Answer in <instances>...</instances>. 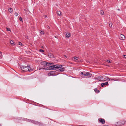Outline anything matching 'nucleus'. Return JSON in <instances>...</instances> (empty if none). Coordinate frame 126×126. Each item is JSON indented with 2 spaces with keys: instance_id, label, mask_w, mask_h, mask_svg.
<instances>
[{
  "instance_id": "nucleus-1",
  "label": "nucleus",
  "mask_w": 126,
  "mask_h": 126,
  "mask_svg": "<svg viewBox=\"0 0 126 126\" xmlns=\"http://www.w3.org/2000/svg\"><path fill=\"white\" fill-rule=\"evenodd\" d=\"M24 120L28 122H31L34 124L38 125L39 126H43L44 125V124L42 123L32 120H30L26 118H25Z\"/></svg>"
},
{
  "instance_id": "nucleus-2",
  "label": "nucleus",
  "mask_w": 126,
  "mask_h": 126,
  "mask_svg": "<svg viewBox=\"0 0 126 126\" xmlns=\"http://www.w3.org/2000/svg\"><path fill=\"white\" fill-rule=\"evenodd\" d=\"M61 67V65L56 64L55 65L50 66L49 67L47 68V70L51 69L56 70L58 69Z\"/></svg>"
},
{
  "instance_id": "nucleus-3",
  "label": "nucleus",
  "mask_w": 126,
  "mask_h": 126,
  "mask_svg": "<svg viewBox=\"0 0 126 126\" xmlns=\"http://www.w3.org/2000/svg\"><path fill=\"white\" fill-rule=\"evenodd\" d=\"M20 68L21 69L24 71H32V69L30 68V67L28 66H21Z\"/></svg>"
},
{
  "instance_id": "nucleus-4",
  "label": "nucleus",
  "mask_w": 126,
  "mask_h": 126,
  "mask_svg": "<svg viewBox=\"0 0 126 126\" xmlns=\"http://www.w3.org/2000/svg\"><path fill=\"white\" fill-rule=\"evenodd\" d=\"M48 76H54L58 75L57 71H50V72L48 73Z\"/></svg>"
},
{
  "instance_id": "nucleus-5",
  "label": "nucleus",
  "mask_w": 126,
  "mask_h": 126,
  "mask_svg": "<svg viewBox=\"0 0 126 126\" xmlns=\"http://www.w3.org/2000/svg\"><path fill=\"white\" fill-rule=\"evenodd\" d=\"M40 64L43 67H46L47 66H49L51 64L45 61L42 62L40 63Z\"/></svg>"
},
{
  "instance_id": "nucleus-6",
  "label": "nucleus",
  "mask_w": 126,
  "mask_h": 126,
  "mask_svg": "<svg viewBox=\"0 0 126 126\" xmlns=\"http://www.w3.org/2000/svg\"><path fill=\"white\" fill-rule=\"evenodd\" d=\"M101 76V81H105L106 80H110V79L109 78L105 76Z\"/></svg>"
},
{
  "instance_id": "nucleus-7",
  "label": "nucleus",
  "mask_w": 126,
  "mask_h": 126,
  "mask_svg": "<svg viewBox=\"0 0 126 126\" xmlns=\"http://www.w3.org/2000/svg\"><path fill=\"white\" fill-rule=\"evenodd\" d=\"M84 76H87L88 78H90L91 77L92 74L89 72H87L85 74H84Z\"/></svg>"
},
{
  "instance_id": "nucleus-8",
  "label": "nucleus",
  "mask_w": 126,
  "mask_h": 126,
  "mask_svg": "<svg viewBox=\"0 0 126 126\" xmlns=\"http://www.w3.org/2000/svg\"><path fill=\"white\" fill-rule=\"evenodd\" d=\"M119 39L122 40H124L125 39V37L123 34H121L119 37Z\"/></svg>"
},
{
  "instance_id": "nucleus-9",
  "label": "nucleus",
  "mask_w": 126,
  "mask_h": 126,
  "mask_svg": "<svg viewBox=\"0 0 126 126\" xmlns=\"http://www.w3.org/2000/svg\"><path fill=\"white\" fill-rule=\"evenodd\" d=\"M99 122L102 123V124H104L105 123V121L104 119L102 118H99Z\"/></svg>"
},
{
  "instance_id": "nucleus-10",
  "label": "nucleus",
  "mask_w": 126,
  "mask_h": 126,
  "mask_svg": "<svg viewBox=\"0 0 126 126\" xmlns=\"http://www.w3.org/2000/svg\"><path fill=\"white\" fill-rule=\"evenodd\" d=\"M62 66L61 65V67L59 68V71L61 72H63L65 70V68L64 67H62Z\"/></svg>"
},
{
  "instance_id": "nucleus-11",
  "label": "nucleus",
  "mask_w": 126,
  "mask_h": 126,
  "mask_svg": "<svg viewBox=\"0 0 126 126\" xmlns=\"http://www.w3.org/2000/svg\"><path fill=\"white\" fill-rule=\"evenodd\" d=\"M94 79L96 80H97L98 81H101V76H98L97 77H96L94 78Z\"/></svg>"
},
{
  "instance_id": "nucleus-12",
  "label": "nucleus",
  "mask_w": 126,
  "mask_h": 126,
  "mask_svg": "<svg viewBox=\"0 0 126 126\" xmlns=\"http://www.w3.org/2000/svg\"><path fill=\"white\" fill-rule=\"evenodd\" d=\"M48 55L49 57L50 58H53L54 56L53 54L50 53H48Z\"/></svg>"
},
{
  "instance_id": "nucleus-13",
  "label": "nucleus",
  "mask_w": 126,
  "mask_h": 126,
  "mask_svg": "<svg viewBox=\"0 0 126 126\" xmlns=\"http://www.w3.org/2000/svg\"><path fill=\"white\" fill-rule=\"evenodd\" d=\"M119 123L120 125H123L124 124H125V122L123 121H120L118 122H117V123Z\"/></svg>"
},
{
  "instance_id": "nucleus-14",
  "label": "nucleus",
  "mask_w": 126,
  "mask_h": 126,
  "mask_svg": "<svg viewBox=\"0 0 126 126\" xmlns=\"http://www.w3.org/2000/svg\"><path fill=\"white\" fill-rule=\"evenodd\" d=\"M71 36L70 34V33H68L66 34V37L67 38H69Z\"/></svg>"
},
{
  "instance_id": "nucleus-15",
  "label": "nucleus",
  "mask_w": 126,
  "mask_h": 126,
  "mask_svg": "<svg viewBox=\"0 0 126 126\" xmlns=\"http://www.w3.org/2000/svg\"><path fill=\"white\" fill-rule=\"evenodd\" d=\"M57 14L59 16H61V12L60 11H57Z\"/></svg>"
},
{
  "instance_id": "nucleus-16",
  "label": "nucleus",
  "mask_w": 126,
  "mask_h": 126,
  "mask_svg": "<svg viewBox=\"0 0 126 126\" xmlns=\"http://www.w3.org/2000/svg\"><path fill=\"white\" fill-rule=\"evenodd\" d=\"M95 92L97 93H99L100 92L99 90H98L96 88H95L94 90Z\"/></svg>"
},
{
  "instance_id": "nucleus-17",
  "label": "nucleus",
  "mask_w": 126,
  "mask_h": 126,
  "mask_svg": "<svg viewBox=\"0 0 126 126\" xmlns=\"http://www.w3.org/2000/svg\"><path fill=\"white\" fill-rule=\"evenodd\" d=\"M110 80L113 81H118V79H110Z\"/></svg>"
},
{
  "instance_id": "nucleus-18",
  "label": "nucleus",
  "mask_w": 126,
  "mask_h": 126,
  "mask_svg": "<svg viewBox=\"0 0 126 126\" xmlns=\"http://www.w3.org/2000/svg\"><path fill=\"white\" fill-rule=\"evenodd\" d=\"M10 43L11 44L13 45H15V43L12 40L11 41Z\"/></svg>"
},
{
  "instance_id": "nucleus-19",
  "label": "nucleus",
  "mask_w": 126,
  "mask_h": 126,
  "mask_svg": "<svg viewBox=\"0 0 126 126\" xmlns=\"http://www.w3.org/2000/svg\"><path fill=\"white\" fill-rule=\"evenodd\" d=\"M9 11L11 13L13 11V9L11 8H9L8 9Z\"/></svg>"
},
{
  "instance_id": "nucleus-20",
  "label": "nucleus",
  "mask_w": 126,
  "mask_h": 126,
  "mask_svg": "<svg viewBox=\"0 0 126 126\" xmlns=\"http://www.w3.org/2000/svg\"><path fill=\"white\" fill-rule=\"evenodd\" d=\"M100 13L101 15H103L104 14V12L102 10H101L100 11Z\"/></svg>"
},
{
  "instance_id": "nucleus-21",
  "label": "nucleus",
  "mask_w": 126,
  "mask_h": 126,
  "mask_svg": "<svg viewBox=\"0 0 126 126\" xmlns=\"http://www.w3.org/2000/svg\"><path fill=\"white\" fill-rule=\"evenodd\" d=\"M84 74H85V73L83 72H81V73H80V75H82L83 76H84ZM82 77L83 78L84 77H83V76H82Z\"/></svg>"
},
{
  "instance_id": "nucleus-22",
  "label": "nucleus",
  "mask_w": 126,
  "mask_h": 126,
  "mask_svg": "<svg viewBox=\"0 0 126 126\" xmlns=\"http://www.w3.org/2000/svg\"><path fill=\"white\" fill-rule=\"evenodd\" d=\"M40 33L41 35L43 34H44V32L42 31V30L40 31Z\"/></svg>"
},
{
  "instance_id": "nucleus-23",
  "label": "nucleus",
  "mask_w": 126,
  "mask_h": 126,
  "mask_svg": "<svg viewBox=\"0 0 126 126\" xmlns=\"http://www.w3.org/2000/svg\"><path fill=\"white\" fill-rule=\"evenodd\" d=\"M112 23H110L109 24V26L110 27H111L112 26Z\"/></svg>"
},
{
  "instance_id": "nucleus-24",
  "label": "nucleus",
  "mask_w": 126,
  "mask_h": 126,
  "mask_svg": "<svg viewBox=\"0 0 126 126\" xmlns=\"http://www.w3.org/2000/svg\"><path fill=\"white\" fill-rule=\"evenodd\" d=\"M14 15L16 16H17L18 15V14L17 13L15 12L14 14Z\"/></svg>"
},
{
  "instance_id": "nucleus-25",
  "label": "nucleus",
  "mask_w": 126,
  "mask_h": 126,
  "mask_svg": "<svg viewBox=\"0 0 126 126\" xmlns=\"http://www.w3.org/2000/svg\"><path fill=\"white\" fill-rule=\"evenodd\" d=\"M104 85H108V82H106L105 83H104Z\"/></svg>"
},
{
  "instance_id": "nucleus-26",
  "label": "nucleus",
  "mask_w": 126,
  "mask_h": 126,
  "mask_svg": "<svg viewBox=\"0 0 126 126\" xmlns=\"http://www.w3.org/2000/svg\"><path fill=\"white\" fill-rule=\"evenodd\" d=\"M19 20L21 21H22V22H23V20L22 19V18L21 17H20L19 18Z\"/></svg>"
},
{
  "instance_id": "nucleus-27",
  "label": "nucleus",
  "mask_w": 126,
  "mask_h": 126,
  "mask_svg": "<svg viewBox=\"0 0 126 126\" xmlns=\"http://www.w3.org/2000/svg\"><path fill=\"white\" fill-rule=\"evenodd\" d=\"M104 84L103 83H101V86L102 87H103L104 86Z\"/></svg>"
},
{
  "instance_id": "nucleus-28",
  "label": "nucleus",
  "mask_w": 126,
  "mask_h": 126,
  "mask_svg": "<svg viewBox=\"0 0 126 126\" xmlns=\"http://www.w3.org/2000/svg\"><path fill=\"white\" fill-rule=\"evenodd\" d=\"M6 29H7V30L8 31H11V30H10V28H6Z\"/></svg>"
},
{
  "instance_id": "nucleus-29",
  "label": "nucleus",
  "mask_w": 126,
  "mask_h": 126,
  "mask_svg": "<svg viewBox=\"0 0 126 126\" xmlns=\"http://www.w3.org/2000/svg\"><path fill=\"white\" fill-rule=\"evenodd\" d=\"M39 52H44V50H42L41 49H40L39 50Z\"/></svg>"
},
{
  "instance_id": "nucleus-30",
  "label": "nucleus",
  "mask_w": 126,
  "mask_h": 126,
  "mask_svg": "<svg viewBox=\"0 0 126 126\" xmlns=\"http://www.w3.org/2000/svg\"><path fill=\"white\" fill-rule=\"evenodd\" d=\"M77 59H78V57H74V60H77Z\"/></svg>"
},
{
  "instance_id": "nucleus-31",
  "label": "nucleus",
  "mask_w": 126,
  "mask_h": 126,
  "mask_svg": "<svg viewBox=\"0 0 126 126\" xmlns=\"http://www.w3.org/2000/svg\"><path fill=\"white\" fill-rule=\"evenodd\" d=\"M107 62L108 63H111V61L109 60H107Z\"/></svg>"
},
{
  "instance_id": "nucleus-32",
  "label": "nucleus",
  "mask_w": 126,
  "mask_h": 126,
  "mask_svg": "<svg viewBox=\"0 0 126 126\" xmlns=\"http://www.w3.org/2000/svg\"><path fill=\"white\" fill-rule=\"evenodd\" d=\"M18 44L19 45H22V44L21 42H19L18 43Z\"/></svg>"
},
{
  "instance_id": "nucleus-33",
  "label": "nucleus",
  "mask_w": 126,
  "mask_h": 126,
  "mask_svg": "<svg viewBox=\"0 0 126 126\" xmlns=\"http://www.w3.org/2000/svg\"><path fill=\"white\" fill-rule=\"evenodd\" d=\"M123 56H124L123 57L124 58H126V55H124Z\"/></svg>"
},
{
  "instance_id": "nucleus-34",
  "label": "nucleus",
  "mask_w": 126,
  "mask_h": 126,
  "mask_svg": "<svg viewBox=\"0 0 126 126\" xmlns=\"http://www.w3.org/2000/svg\"><path fill=\"white\" fill-rule=\"evenodd\" d=\"M64 57H65L64 58L65 59H66L67 58V57L65 55H64Z\"/></svg>"
},
{
  "instance_id": "nucleus-35",
  "label": "nucleus",
  "mask_w": 126,
  "mask_h": 126,
  "mask_svg": "<svg viewBox=\"0 0 126 126\" xmlns=\"http://www.w3.org/2000/svg\"><path fill=\"white\" fill-rule=\"evenodd\" d=\"M47 17V15H45V17L46 18V17Z\"/></svg>"
},
{
  "instance_id": "nucleus-36",
  "label": "nucleus",
  "mask_w": 126,
  "mask_h": 126,
  "mask_svg": "<svg viewBox=\"0 0 126 126\" xmlns=\"http://www.w3.org/2000/svg\"><path fill=\"white\" fill-rule=\"evenodd\" d=\"M118 11H120V9H118Z\"/></svg>"
},
{
  "instance_id": "nucleus-37",
  "label": "nucleus",
  "mask_w": 126,
  "mask_h": 126,
  "mask_svg": "<svg viewBox=\"0 0 126 126\" xmlns=\"http://www.w3.org/2000/svg\"><path fill=\"white\" fill-rule=\"evenodd\" d=\"M47 28H49V26H47Z\"/></svg>"
},
{
  "instance_id": "nucleus-38",
  "label": "nucleus",
  "mask_w": 126,
  "mask_h": 126,
  "mask_svg": "<svg viewBox=\"0 0 126 126\" xmlns=\"http://www.w3.org/2000/svg\"><path fill=\"white\" fill-rule=\"evenodd\" d=\"M108 126V125H107V126L106 125V126Z\"/></svg>"
},
{
  "instance_id": "nucleus-39",
  "label": "nucleus",
  "mask_w": 126,
  "mask_h": 126,
  "mask_svg": "<svg viewBox=\"0 0 126 126\" xmlns=\"http://www.w3.org/2000/svg\"><path fill=\"white\" fill-rule=\"evenodd\" d=\"M24 10L25 11H26V10H25V9H24Z\"/></svg>"
},
{
  "instance_id": "nucleus-40",
  "label": "nucleus",
  "mask_w": 126,
  "mask_h": 126,
  "mask_svg": "<svg viewBox=\"0 0 126 126\" xmlns=\"http://www.w3.org/2000/svg\"><path fill=\"white\" fill-rule=\"evenodd\" d=\"M42 48H43V46H42Z\"/></svg>"
},
{
  "instance_id": "nucleus-41",
  "label": "nucleus",
  "mask_w": 126,
  "mask_h": 126,
  "mask_svg": "<svg viewBox=\"0 0 126 126\" xmlns=\"http://www.w3.org/2000/svg\"><path fill=\"white\" fill-rule=\"evenodd\" d=\"M0 126H1V125H0Z\"/></svg>"
}]
</instances>
